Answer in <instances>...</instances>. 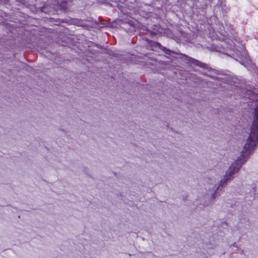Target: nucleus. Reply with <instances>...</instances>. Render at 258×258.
Segmentation results:
<instances>
[{"instance_id": "obj_1", "label": "nucleus", "mask_w": 258, "mask_h": 258, "mask_svg": "<svg viewBox=\"0 0 258 258\" xmlns=\"http://www.w3.org/2000/svg\"><path fill=\"white\" fill-rule=\"evenodd\" d=\"M256 121L252 123L250 133L246 139L241 152L240 155L232 163L225 174L230 180L234 175L237 173L242 166L249 159L253 154L258 145V125Z\"/></svg>"}, {"instance_id": "obj_2", "label": "nucleus", "mask_w": 258, "mask_h": 258, "mask_svg": "<svg viewBox=\"0 0 258 258\" xmlns=\"http://www.w3.org/2000/svg\"><path fill=\"white\" fill-rule=\"evenodd\" d=\"M206 190L207 191L199 196L198 199L200 205L202 207L210 206L214 203L215 198L218 196L217 195L216 191H214L212 189H208V185L206 186Z\"/></svg>"}, {"instance_id": "obj_3", "label": "nucleus", "mask_w": 258, "mask_h": 258, "mask_svg": "<svg viewBox=\"0 0 258 258\" xmlns=\"http://www.w3.org/2000/svg\"><path fill=\"white\" fill-rule=\"evenodd\" d=\"M230 180L226 176L224 175L219 181L218 185L217 186L215 184H209L208 189H212L214 191H216L217 195L219 196L221 194V192L222 191L223 187L227 184V181Z\"/></svg>"}, {"instance_id": "obj_4", "label": "nucleus", "mask_w": 258, "mask_h": 258, "mask_svg": "<svg viewBox=\"0 0 258 258\" xmlns=\"http://www.w3.org/2000/svg\"><path fill=\"white\" fill-rule=\"evenodd\" d=\"M180 55H182L183 56L185 57L186 60L188 61L189 62H191L192 63L194 64L196 66H199L201 68H205L206 66V64L205 63H204L202 62H200V61L196 60L194 58H192L190 57H189L185 54H180Z\"/></svg>"}, {"instance_id": "obj_5", "label": "nucleus", "mask_w": 258, "mask_h": 258, "mask_svg": "<svg viewBox=\"0 0 258 258\" xmlns=\"http://www.w3.org/2000/svg\"><path fill=\"white\" fill-rule=\"evenodd\" d=\"M158 46H159V47L163 51H164V52L167 54V55H172V54H178V53L176 52H174V51H173L170 49H168L167 48H166V47L162 46L160 44L158 43Z\"/></svg>"}, {"instance_id": "obj_6", "label": "nucleus", "mask_w": 258, "mask_h": 258, "mask_svg": "<svg viewBox=\"0 0 258 258\" xmlns=\"http://www.w3.org/2000/svg\"><path fill=\"white\" fill-rule=\"evenodd\" d=\"M116 2L117 0H104V3H106L108 5H110L111 6H112L111 3H116Z\"/></svg>"}, {"instance_id": "obj_7", "label": "nucleus", "mask_w": 258, "mask_h": 258, "mask_svg": "<svg viewBox=\"0 0 258 258\" xmlns=\"http://www.w3.org/2000/svg\"><path fill=\"white\" fill-rule=\"evenodd\" d=\"M233 45L232 44H230V46H228L227 47L229 49H231L232 48Z\"/></svg>"}]
</instances>
